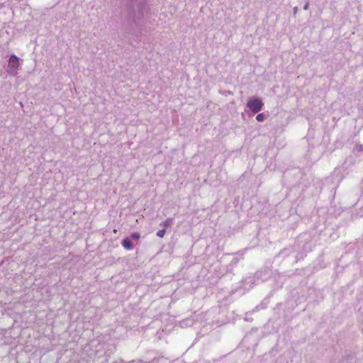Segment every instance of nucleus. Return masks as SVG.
Instances as JSON below:
<instances>
[{
  "instance_id": "nucleus-1",
  "label": "nucleus",
  "mask_w": 363,
  "mask_h": 363,
  "mask_svg": "<svg viewBox=\"0 0 363 363\" xmlns=\"http://www.w3.org/2000/svg\"><path fill=\"white\" fill-rule=\"evenodd\" d=\"M263 105L262 100L259 98L250 99L247 103V107L253 113L259 112L262 108Z\"/></svg>"
},
{
  "instance_id": "nucleus-2",
  "label": "nucleus",
  "mask_w": 363,
  "mask_h": 363,
  "mask_svg": "<svg viewBox=\"0 0 363 363\" xmlns=\"http://www.w3.org/2000/svg\"><path fill=\"white\" fill-rule=\"evenodd\" d=\"M121 244H122V246L126 250H132L133 248V245L132 242L128 238H124L122 240Z\"/></svg>"
},
{
  "instance_id": "nucleus-3",
  "label": "nucleus",
  "mask_w": 363,
  "mask_h": 363,
  "mask_svg": "<svg viewBox=\"0 0 363 363\" xmlns=\"http://www.w3.org/2000/svg\"><path fill=\"white\" fill-rule=\"evenodd\" d=\"M9 66L13 67V68H17L18 66V58L12 55L9 59Z\"/></svg>"
},
{
  "instance_id": "nucleus-4",
  "label": "nucleus",
  "mask_w": 363,
  "mask_h": 363,
  "mask_svg": "<svg viewBox=\"0 0 363 363\" xmlns=\"http://www.w3.org/2000/svg\"><path fill=\"white\" fill-rule=\"evenodd\" d=\"M138 9H139L138 14V16H143L145 13L147 12L146 6L145 4L140 5L138 7Z\"/></svg>"
},
{
  "instance_id": "nucleus-5",
  "label": "nucleus",
  "mask_w": 363,
  "mask_h": 363,
  "mask_svg": "<svg viewBox=\"0 0 363 363\" xmlns=\"http://www.w3.org/2000/svg\"><path fill=\"white\" fill-rule=\"evenodd\" d=\"M172 224V219L169 218L162 222L160 225L164 227V229L171 226Z\"/></svg>"
},
{
  "instance_id": "nucleus-6",
  "label": "nucleus",
  "mask_w": 363,
  "mask_h": 363,
  "mask_svg": "<svg viewBox=\"0 0 363 363\" xmlns=\"http://www.w3.org/2000/svg\"><path fill=\"white\" fill-rule=\"evenodd\" d=\"M130 237L135 240H138L140 238V235L138 233H133L131 234Z\"/></svg>"
},
{
  "instance_id": "nucleus-7",
  "label": "nucleus",
  "mask_w": 363,
  "mask_h": 363,
  "mask_svg": "<svg viewBox=\"0 0 363 363\" xmlns=\"http://www.w3.org/2000/svg\"><path fill=\"white\" fill-rule=\"evenodd\" d=\"M264 118H265V116L263 113H259L256 116L257 121H259V122L263 121Z\"/></svg>"
},
{
  "instance_id": "nucleus-8",
  "label": "nucleus",
  "mask_w": 363,
  "mask_h": 363,
  "mask_svg": "<svg viewBox=\"0 0 363 363\" xmlns=\"http://www.w3.org/2000/svg\"><path fill=\"white\" fill-rule=\"evenodd\" d=\"M165 229L160 230L157 232V235L160 238H163L165 235Z\"/></svg>"
},
{
  "instance_id": "nucleus-9",
  "label": "nucleus",
  "mask_w": 363,
  "mask_h": 363,
  "mask_svg": "<svg viewBox=\"0 0 363 363\" xmlns=\"http://www.w3.org/2000/svg\"><path fill=\"white\" fill-rule=\"evenodd\" d=\"M308 6H309V4L308 3H306L305 4V6H303V9L304 10H307L308 9Z\"/></svg>"
}]
</instances>
